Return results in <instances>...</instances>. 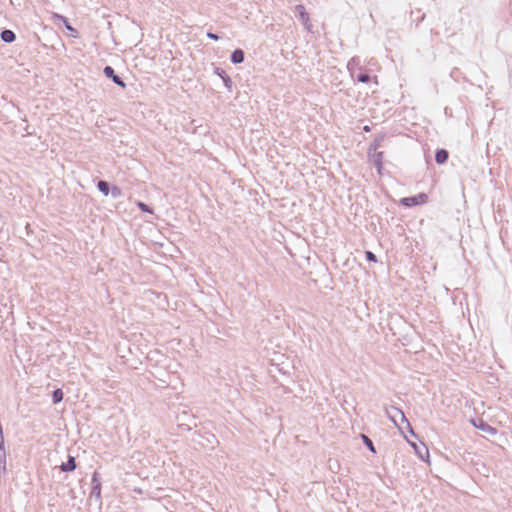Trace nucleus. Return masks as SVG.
I'll return each instance as SVG.
<instances>
[{
    "label": "nucleus",
    "mask_w": 512,
    "mask_h": 512,
    "mask_svg": "<svg viewBox=\"0 0 512 512\" xmlns=\"http://www.w3.org/2000/svg\"><path fill=\"white\" fill-rule=\"evenodd\" d=\"M385 413L387 415V417L396 425L400 428L399 426V421L397 419V417H399L400 419V422L402 423H405L406 424V429L411 433L412 436L414 437H417V435L414 433L409 421L407 420L405 414L403 413V411L396 407V406H391L390 408H385Z\"/></svg>",
    "instance_id": "f257e3e1"
},
{
    "label": "nucleus",
    "mask_w": 512,
    "mask_h": 512,
    "mask_svg": "<svg viewBox=\"0 0 512 512\" xmlns=\"http://www.w3.org/2000/svg\"><path fill=\"white\" fill-rule=\"evenodd\" d=\"M89 500H95V502L98 504L99 508L102 505V499H101V481L99 478V473L94 472L92 475V489L90 492Z\"/></svg>",
    "instance_id": "f03ea898"
},
{
    "label": "nucleus",
    "mask_w": 512,
    "mask_h": 512,
    "mask_svg": "<svg viewBox=\"0 0 512 512\" xmlns=\"http://www.w3.org/2000/svg\"><path fill=\"white\" fill-rule=\"evenodd\" d=\"M428 201V195L425 193H419L415 196L404 197L400 200V204L405 207H414L420 204H425Z\"/></svg>",
    "instance_id": "7ed1b4c3"
},
{
    "label": "nucleus",
    "mask_w": 512,
    "mask_h": 512,
    "mask_svg": "<svg viewBox=\"0 0 512 512\" xmlns=\"http://www.w3.org/2000/svg\"><path fill=\"white\" fill-rule=\"evenodd\" d=\"M103 73L104 75L109 78L110 80H112V82L114 84H116L117 86L121 87V88H126V83L124 82V80L118 76L116 73H115V70L112 66H105L104 69H103Z\"/></svg>",
    "instance_id": "20e7f679"
},
{
    "label": "nucleus",
    "mask_w": 512,
    "mask_h": 512,
    "mask_svg": "<svg viewBox=\"0 0 512 512\" xmlns=\"http://www.w3.org/2000/svg\"><path fill=\"white\" fill-rule=\"evenodd\" d=\"M471 423L475 428L479 429L482 432H485L490 435L497 434V429L489 425L486 421H484L481 418L471 419Z\"/></svg>",
    "instance_id": "39448f33"
},
{
    "label": "nucleus",
    "mask_w": 512,
    "mask_h": 512,
    "mask_svg": "<svg viewBox=\"0 0 512 512\" xmlns=\"http://www.w3.org/2000/svg\"><path fill=\"white\" fill-rule=\"evenodd\" d=\"M295 10L297 12V16L299 20L302 22V24L305 26V28L310 31L311 30V23L309 14L307 13L305 6L302 4H298L295 6Z\"/></svg>",
    "instance_id": "423d86ee"
},
{
    "label": "nucleus",
    "mask_w": 512,
    "mask_h": 512,
    "mask_svg": "<svg viewBox=\"0 0 512 512\" xmlns=\"http://www.w3.org/2000/svg\"><path fill=\"white\" fill-rule=\"evenodd\" d=\"M361 59L358 56L352 57L347 63V70L352 78H355L356 72L362 70Z\"/></svg>",
    "instance_id": "0eeeda50"
},
{
    "label": "nucleus",
    "mask_w": 512,
    "mask_h": 512,
    "mask_svg": "<svg viewBox=\"0 0 512 512\" xmlns=\"http://www.w3.org/2000/svg\"><path fill=\"white\" fill-rule=\"evenodd\" d=\"M214 73L222 79L224 86H225L229 91H231V90H232V87H233V81H232V79L230 78V76L226 73V71H225V70H223V69H222V68H220V67H215V68H214Z\"/></svg>",
    "instance_id": "6e6552de"
},
{
    "label": "nucleus",
    "mask_w": 512,
    "mask_h": 512,
    "mask_svg": "<svg viewBox=\"0 0 512 512\" xmlns=\"http://www.w3.org/2000/svg\"><path fill=\"white\" fill-rule=\"evenodd\" d=\"M370 160L373 162L377 172L381 174L382 168H383V152H371L370 155H368Z\"/></svg>",
    "instance_id": "1a4fd4ad"
},
{
    "label": "nucleus",
    "mask_w": 512,
    "mask_h": 512,
    "mask_svg": "<svg viewBox=\"0 0 512 512\" xmlns=\"http://www.w3.org/2000/svg\"><path fill=\"white\" fill-rule=\"evenodd\" d=\"M411 446L414 448L416 454L421 460H425V458L429 457V450L424 443L417 445L416 443L409 442Z\"/></svg>",
    "instance_id": "9d476101"
},
{
    "label": "nucleus",
    "mask_w": 512,
    "mask_h": 512,
    "mask_svg": "<svg viewBox=\"0 0 512 512\" xmlns=\"http://www.w3.org/2000/svg\"><path fill=\"white\" fill-rule=\"evenodd\" d=\"M76 467L77 464L75 457L68 455L67 461L61 464L60 469L63 472H72L76 469Z\"/></svg>",
    "instance_id": "9b49d317"
},
{
    "label": "nucleus",
    "mask_w": 512,
    "mask_h": 512,
    "mask_svg": "<svg viewBox=\"0 0 512 512\" xmlns=\"http://www.w3.org/2000/svg\"><path fill=\"white\" fill-rule=\"evenodd\" d=\"M245 59V53L242 49L237 48L235 49L230 56V60L233 64H241L244 62Z\"/></svg>",
    "instance_id": "f8f14e48"
},
{
    "label": "nucleus",
    "mask_w": 512,
    "mask_h": 512,
    "mask_svg": "<svg viewBox=\"0 0 512 512\" xmlns=\"http://www.w3.org/2000/svg\"><path fill=\"white\" fill-rule=\"evenodd\" d=\"M385 139V134H378L375 136L373 142L369 145L368 148V155L371 154V152L377 151V149L382 145V142Z\"/></svg>",
    "instance_id": "ddd939ff"
},
{
    "label": "nucleus",
    "mask_w": 512,
    "mask_h": 512,
    "mask_svg": "<svg viewBox=\"0 0 512 512\" xmlns=\"http://www.w3.org/2000/svg\"><path fill=\"white\" fill-rule=\"evenodd\" d=\"M449 153L446 149H437L435 153V161L437 164L442 165L447 162Z\"/></svg>",
    "instance_id": "4468645a"
},
{
    "label": "nucleus",
    "mask_w": 512,
    "mask_h": 512,
    "mask_svg": "<svg viewBox=\"0 0 512 512\" xmlns=\"http://www.w3.org/2000/svg\"><path fill=\"white\" fill-rule=\"evenodd\" d=\"M0 37L5 43H12L16 39V34L10 29H4L1 31Z\"/></svg>",
    "instance_id": "2eb2a0df"
},
{
    "label": "nucleus",
    "mask_w": 512,
    "mask_h": 512,
    "mask_svg": "<svg viewBox=\"0 0 512 512\" xmlns=\"http://www.w3.org/2000/svg\"><path fill=\"white\" fill-rule=\"evenodd\" d=\"M354 80L358 81V82H361V83H368L370 82L371 80V77L370 75L364 71V69L362 68L361 71H357L356 72V76L355 78H353Z\"/></svg>",
    "instance_id": "dca6fc26"
},
{
    "label": "nucleus",
    "mask_w": 512,
    "mask_h": 512,
    "mask_svg": "<svg viewBox=\"0 0 512 512\" xmlns=\"http://www.w3.org/2000/svg\"><path fill=\"white\" fill-rule=\"evenodd\" d=\"M98 190L104 195L108 196L110 192L111 185L109 182L105 180H99L97 183Z\"/></svg>",
    "instance_id": "f3484780"
},
{
    "label": "nucleus",
    "mask_w": 512,
    "mask_h": 512,
    "mask_svg": "<svg viewBox=\"0 0 512 512\" xmlns=\"http://www.w3.org/2000/svg\"><path fill=\"white\" fill-rule=\"evenodd\" d=\"M63 391L60 389V388H57L55 390H53L52 392V402L54 404H57L59 402H61L63 400Z\"/></svg>",
    "instance_id": "a211bd4d"
},
{
    "label": "nucleus",
    "mask_w": 512,
    "mask_h": 512,
    "mask_svg": "<svg viewBox=\"0 0 512 512\" xmlns=\"http://www.w3.org/2000/svg\"><path fill=\"white\" fill-rule=\"evenodd\" d=\"M361 438L363 440V443L365 444V446L373 453H376V449H375V446L372 442V440L365 434H361Z\"/></svg>",
    "instance_id": "6ab92c4d"
},
{
    "label": "nucleus",
    "mask_w": 512,
    "mask_h": 512,
    "mask_svg": "<svg viewBox=\"0 0 512 512\" xmlns=\"http://www.w3.org/2000/svg\"><path fill=\"white\" fill-rule=\"evenodd\" d=\"M109 195H111L114 199H118L122 196V190L120 187L113 185L110 188Z\"/></svg>",
    "instance_id": "aec40b11"
},
{
    "label": "nucleus",
    "mask_w": 512,
    "mask_h": 512,
    "mask_svg": "<svg viewBox=\"0 0 512 512\" xmlns=\"http://www.w3.org/2000/svg\"><path fill=\"white\" fill-rule=\"evenodd\" d=\"M0 469H2L3 472L6 471V452L5 447L3 450H0Z\"/></svg>",
    "instance_id": "412c9836"
},
{
    "label": "nucleus",
    "mask_w": 512,
    "mask_h": 512,
    "mask_svg": "<svg viewBox=\"0 0 512 512\" xmlns=\"http://www.w3.org/2000/svg\"><path fill=\"white\" fill-rule=\"evenodd\" d=\"M137 206H138V208H139L142 212L150 213V214H152V213H153V209H152L149 205H147L146 203H144V202L138 201V202H137Z\"/></svg>",
    "instance_id": "4be33fe9"
},
{
    "label": "nucleus",
    "mask_w": 512,
    "mask_h": 512,
    "mask_svg": "<svg viewBox=\"0 0 512 512\" xmlns=\"http://www.w3.org/2000/svg\"><path fill=\"white\" fill-rule=\"evenodd\" d=\"M450 76L457 82L460 80V78H463L462 72L460 71L459 68H453L450 73Z\"/></svg>",
    "instance_id": "5701e85b"
},
{
    "label": "nucleus",
    "mask_w": 512,
    "mask_h": 512,
    "mask_svg": "<svg viewBox=\"0 0 512 512\" xmlns=\"http://www.w3.org/2000/svg\"><path fill=\"white\" fill-rule=\"evenodd\" d=\"M57 17L60 18L63 21V23H64V25H65L67 30H69L71 32H76V30L70 25V23L68 22L66 17L61 16V15H57Z\"/></svg>",
    "instance_id": "b1692460"
},
{
    "label": "nucleus",
    "mask_w": 512,
    "mask_h": 512,
    "mask_svg": "<svg viewBox=\"0 0 512 512\" xmlns=\"http://www.w3.org/2000/svg\"><path fill=\"white\" fill-rule=\"evenodd\" d=\"M366 260L369 262H377V257L372 251L365 252Z\"/></svg>",
    "instance_id": "393cba45"
},
{
    "label": "nucleus",
    "mask_w": 512,
    "mask_h": 512,
    "mask_svg": "<svg viewBox=\"0 0 512 512\" xmlns=\"http://www.w3.org/2000/svg\"><path fill=\"white\" fill-rule=\"evenodd\" d=\"M206 36H207L209 39L214 40V41H218V40L221 38L218 34L213 33V32H211V31H208V32L206 33Z\"/></svg>",
    "instance_id": "a878e982"
},
{
    "label": "nucleus",
    "mask_w": 512,
    "mask_h": 512,
    "mask_svg": "<svg viewBox=\"0 0 512 512\" xmlns=\"http://www.w3.org/2000/svg\"><path fill=\"white\" fill-rule=\"evenodd\" d=\"M4 448V436H3V428L0 427V450Z\"/></svg>",
    "instance_id": "bb28decb"
},
{
    "label": "nucleus",
    "mask_w": 512,
    "mask_h": 512,
    "mask_svg": "<svg viewBox=\"0 0 512 512\" xmlns=\"http://www.w3.org/2000/svg\"><path fill=\"white\" fill-rule=\"evenodd\" d=\"M363 130H364L365 132H369V131H370V127H369L368 125H366V126H364Z\"/></svg>",
    "instance_id": "cd10ccee"
}]
</instances>
